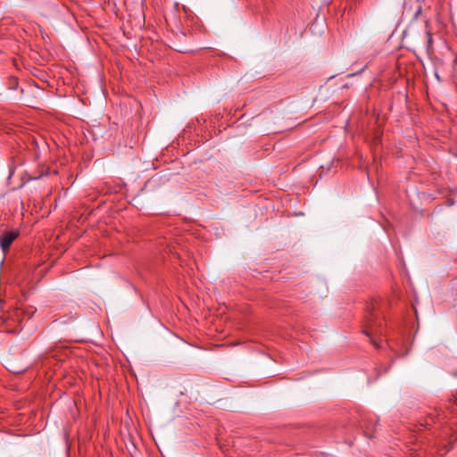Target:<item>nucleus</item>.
Wrapping results in <instances>:
<instances>
[{"instance_id": "nucleus-1", "label": "nucleus", "mask_w": 457, "mask_h": 457, "mask_svg": "<svg viewBox=\"0 0 457 457\" xmlns=\"http://www.w3.org/2000/svg\"><path fill=\"white\" fill-rule=\"evenodd\" d=\"M18 237V233L15 231L5 232L2 236H0V247L4 252L7 251L12 245V243Z\"/></svg>"}, {"instance_id": "nucleus-2", "label": "nucleus", "mask_w": 457, "mask_h": 457, "mask_svg": "<svg viewBox=\"0 0 457 457\" xmlns=\"http://www.w3.org/2000/svg\"><path fill=\"white\" fill-rule=\"evenodd\" d=\"M369 322V328H367L365 330V334L368 336V337H370L371 336V333H372V330H371V328H372V325H371V321H368Z\"/></svg>"}]
</instances>
